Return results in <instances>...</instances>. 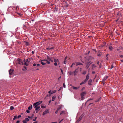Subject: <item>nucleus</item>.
<instances>
[{
  "label": "nucleus",
  "instance_id": "obj_58",
  "mask_svg": "<svg viewBox=\"0 0 123 123\" xmlns=\"http://www.w3.org/2000/svg\"><path fill=\"white\" fill-rule=\"evenodd\" d=\"M72 64L73 65H75V63H72Z\"/></svg>",
  "mask_w": 123,
  "mask_h": 123
},
{
  "label": "nucleus",
  "instance_id": "obj_9",
  "mask_svg": "<svg viewBox=\"0 0 123 123\" xmlns=\"http://www.w3.org/2000/svg\"><path fill=\"white\" fill-rule=\"evenodd\" d=\"M88 62H87V63H86V64L87 65V66H88V67L87 68L89 67L88 65L89 64H91L92 63V62H91V60H89V61L88 59Z\"/></svg>",
  "mask_w": 123,
  "mask_h": 123
},
{
  "label": "nucleus",
  "instance_id": "obj_38",
  "mask_svg": "<svg viewBox=\"0 0 123 123\" xmlns=\"http://www.w3.org/2000/svg\"><path fill=\"white\" fill-rule=\"evenodd\" d=\"M57 64H58V63H57V62H55L54 63V65L55 66H57Z\"/></svg>",
  "mask_w": 123,
  "mask_h": 123
},
{
  "label": "nucleus",
  "instance_id": "obj_51",
  "mask_svg": "<svg viewBox=\"0 0 123 123\" xmlns=\"http://www.w3.org/2000/svg\"><path fill=\"white\" fill-rule=\"evenodd\" d=\"M61 71L62 73V74H63V72L62 70V69H61Z\"/></svg>",
  "mask_w": 123,
  "mask_h": 123
},
{
  "label": "nucleus",
  "instance_id": "obj_63",
  "mask_svg": "<svg viewBox=\"0 0 123 123\" xmlns=\"http://www.w3.org/2000/svg\"><path fill=\"white\" fill-rule=\"evenodd\" d=\"M33 123H37V121H36V122H33Z\"/></svg>",
  "mask_w": 123,
  "mask_h": 123
},
{
  "label": "nucleus",
  "instance_id": "obj_39",
  "mask_svg": "<svg viewBox=\"0 0 123 123\" xmlns=\"http://www.w3.org/2000/svg\"><path fill=\"white\" fill-rule=\"evenodd\" d=\"M17 118V116H14V118H13V120H14L16 119Z\"/></svg>",
  "mask_w": 123,
  "mask_h": 123
},
{
  "label": "nucleus",
  "instance_id": "obj_1",
  "mask_svg": "<svg viewBox=\"0 0 123 123\" xmlns=\"http://www.w3.org/2000/svg\"><path fill=\"white\" fill-rule=\"evenodd\" d=\"M47 60H43L41 61V62L46 61L47 62V63L49 64L50 63V61L51 60V58L49 56L47 55Z\"/></svg>",
  "mask_w": 123,
  "mask_h": 123
},
{
  "label": "nucleus",
  "instance_id": "obj_36",
  "mask_svg": "<svg viewBox=\"0 0 123 123\" xmlns=\"http://www.w3.org/2000/svg\"><path fill=\"white\" fill-rule=\"evenodd\" d=\"M86 71H83L82 73L84 74H86Z\"/></svg>",
  "mask_w": 123,
  "mask_h": 123
},
{
  "label": "nucleus",
  "instance_id": "obj_59",
  "mask_svg": "<svg viewBox=\"0 0 123 123\" xmlns=\"http://www.w3.org/2000/svg\"><path fill=\"white\" fill-rule=\"evenodd\" d=\"M40 66V64H38L37 65V66Z\"/></svg>",
  "mask_w": 123,
  "mask_h": 123
},
{
  "label": "nucleus",
  "instance_id": "obj_35",
  "mask_svg": "<svg viewBox=\"0 0 123 123\" xmlns=\"http://www.w3.org/2000/svg\"><path fill=\"white\" fill-rule=\"evenodd\" d=\"M41 64H42L43 65H45L46 64V63H44L43 62H41Z\"/></svg>",
  "mask_w": 123,
  "mask_h": 123
},
{
  "label": "nucleus",
  "instance_id": "obj_5",
  "mask_svg": "<svg viewBox=\"0 0 123 123\" xmlns=\"http://www.w3.org/2000/svg\"><path fill=\"white\" fill-rule=\"evenodd\" d=\"M14 70L13 69H10L9 70V73L10 75H12L13 74Z\"/></svg>",
  "mask_w": 123,
  "mask_h": 123
},
{
  "label": "nucleus",
  "instance_id": "obj_64",
  "mask_svg": "<svg viewBox=\"0 0 123 123\" xmlns=\"http://www.w3.org/2000/svg\"><path fill=\"white\" fill-rule=\"evenodd\" d=\"M57 123V122H52V123Z\"/></svg>",
  "mask_w": 123,
  "mask_h": 123
},
{
  "label": "nucleus",
  "instance_id": "obj_54",
  "mask_svg": "<svg viewBox=\"0 0 123 123\" xmlns=\"http://www.w3.org/2000/svg\"><path fill=\"white\" fill-rule=\"evenodd\" d=\"M36 64H35V63H34V64H33V66H36Z\"/></svg>",
  "mask_w": 123,
  "mask_h": 123
},
{
  "label": "nucleus",
  "instance_id": "obj_50",
  "mask_svg": "<svg viewBox=\"0 0 123 123\" xmlns=\"http://www.w3.org/2000/svg\"><path fill=\"white\" fill-rule=\"evenodd\" d=\"M26 112L27 113H29L30 112L29 111L27 110L26 111Z\"/></svg>",
  "mask_w": 123,
  "mask_h": 123
},
{
  "label": "nucleus",
  "instance_id": "obj_34",
  "mask_svg": "<svg viewBox=\"0 0 123 123\" xmlns=\"http://www.w3.org/2000/svg\"><path fill=\"white\" fill-rule=\"evenodd\" d=\"M112 46H110L109 47V49L111 50H112Z\"/></svg>",
  "mask_w": 123,
  "mask_h": 123
},
{
  "label": "nucleus",
  "instance_id": "obj_47",
  "mask_svg": "<svg viewBox=\"0 0 123 123\" xmlns=\"http://www.w3.org/2000/svg\"><path fill=\"white\" fill-rule=\"evenodd\" d=\"M85 89V87H82V89H81V91H83L84 90V89Z\"/></svg>",
  "mask_w": 123,
  "mask_h": 123
},
{
  "label": "nucleus",
  "instance_id": "obj_49",
  "mask_svg": "<svg viewBox=\"0 0 123 123\" xmlns=\"http://www.w3.org/2000/svg\"><path fill=\"white\" fill-rule=\"evenodd\" d=\"M97 55H98V56H101V54H100L99 53Z\"/></svg>",
  "mask_w": 123,
  "mask_h": 123
},
{
  "label": "nucleus",
  "instance_id": "obj_8",
  "mask_svg": "<svg viewBox=\"0 0 123 123\" xmlns=\"http://www.w3.org/2000/svg\"><path fill=\"white\" fill-rule=\"evenodd\" d=\"M54 59V61L55 62H57L58 63V65L60 64V62L59 61V60L58 59Z\"/></svg>",
  "mask_w": 123,
  "mask_h": 123
},
{
  "label": "nucleus",
  "instance_id": "obj_55",
  "mask_svg": "<svg viewBox=\"0 0 123 123\" xmlns=\"http://www.w3.org/2000/svg\"><path fill=\"white\" fill-rule=\"evenodd\" d=\"M43 102V101H41L40 102L39 101V103L40 104H41Z\"/></svg>",
  "mask_w": 123,
  "mask_h": 123
},
{
  "label": "nucleus",
  "instance_id": "obj_42",
  "mask_svg": "<svg viewBox=\"0 0 123 123\" xmlns=\"http://www.w3.org/2000/svg\"><path fill=\"white\" fill-rule=\"evenodd\" d=\"M59 111V110H58V109H57V110L55 112V113L56 114H57L58 112V111Z\"/></svg>",
  "mask_w": 123,
  "mask_h": 123
},
{
  "label": "nucleus",
  "instance_id": "obj_43",
  "mask_svg": "<svg viewBox=\"0 0 123 123\" xmlns=\"http://www.w3.org/2000/svg\"><path fill=\"white\" fill-rule=\"evenodd\" d=\"M111 67L110 68L111 69H112L114 67V66H113V64H112Z\"/></svg>",
  "mask_w": 123,
  "mask_h": 123
},
{
  "label": "nucleus",
  "instance_id": "obj_14",
  "mask_svg": "<svg viewBox=\"0 0 123 123\" xmlns=\"http://www.w3.org/2000/svg\"><path fill=\"white\" fill-rule=\"evenodd\" d=\"M88 60H92L94 59V58L91 56H89L88 57Z\"/></svg>",
  "mask_w": 123,
  "mask_h": 123
},
{
  "label": "nucleus",
  "instance_id": "obj_24",
  "mask_svg": "<svg viewBox=\"0 0 123 123\" xmlns=\"http://www.w3.org/2000/svg\"><path fill=\"white\" fill-rule=\"evenodd\" d=\"M68 73L70 75L73 74V72H72L71 71H69L68 72Z\"/></svg>",
  "mask_w": 123,
  "mask_h": 123
},
{
  "label": "nucleus",
  "instance_id": "obj_31",
  "mask_svg": "<svg viewBox=\"0 0 123 123\" xmlns=\"http://www.w3.org/2000/svg\"><path fill=\"white\" fill-rule=\"evenodd\" d=\"M96 67V66L94 64H93L92 65V68H94Z\"/></svg>",
  "mask_w": 123,
  "mask_h": 123
},
{
  "label": "nucleus",
  "instance_id": "obj_11",
  "mask_svg": "<svg viewBox=\"0 0 123 123\" xmlns=\"http://www.w3.org/2000/svg\"><path fill=\"white\" fill-rule=\"evenodd\" d=\"M97 64L98 65H99V68H101V64L100 63L99 61H98L97 62Z\"/></svg>",
  "mask_w": 123,
  "mask_h": 123
},
{
  "label": "nucleus",
  "instance_id": "obj_29",
  "mask_svg": "<svg viewBox=\"0 0 123 123\" xmlns=\"http://www.w3.org/2000/svg\"><path fill=\"white\" fill-rule=\"evenodd\" d=\"M67 57L66 56L65 58L64 61L63 63L64 64H65L66 63V60L67 59Z\"/></svg>",
  "mask_w": 123,
  "mask_h": 123
},
{
  "label": "nucleus",
  "instance_id": "obj_32",
  "mask_svg": "<svg viewBox=\"0 0 123 123\" xmlns=\"http://www.w3.org/2000/svg\"><path fill=\"white\" fill-rule=\"evenodd\" d=\"M25 121H26V122H28L29 120V119L28 118H26L25 119Z\"/></svg>",
  "mask_w": 123,
  "mask_h": 123
},
{
  "label": "nucleus",
  "instance_id": "obj_27",
  "mask_svg": "<svg viewBox=\"0 0 123 123\" xmlns=\"http://www.w3.org/2000/svg\"><path fill=\"white\" fill-rule=\"evenodd\" d=\"M29 63L28 62H25L24 63V65H25L26 66H27L28 65H29Z\"/></svg>",
  "mask_w": 123,
  "mask_h": 123
},
{
  "label": "nucleus",
  "instance_id": "obj_21",
  "mask_svg": "<svg viewBox=\"0 0 123 123\" xmlns=\"http://www.w3.org/2000/svg\"><path fill=\"white\" fill-rule=\"evenodd\" d=\"M76 66H77L78 65H82V64L81 63H80V62H76Z\"/></svg>",
  "mask_w": 123,
  "mask_h": 123
},
{
  "label": "nucleus",
  "instance_id": "obj_19",
  "mask_svg": "<svg viewBox=\"0 0 123 123\" xmlns=\"http://www.w3.org/2000/svg\"><path fill=\"white\" fill-rule=\"evenodd\" d=\"M86 81L85 80L83 81H82L81 83H80V85H82L83 84H85L86 82Z\"/></svg>",
  "mask_w": 123,
  "mask_h": 123
},
{
  "label": "nucleus",
  "instance_id": "obj_4",
  "mask_svg": "<svg viewBox=\"0 0 123 123\" xmlns=\"http://www.w3.org/2000/svg\"><path fill=\"white\" fill-rule=\"evenodd\" d=\"M34 107L35 108V111H36V112L37 113L38 110H39L40 107L39 106L34 105Z\"/></svg>",
  "mask_w": 123,
  "mask_h": 123
},
{
  "label": "nucleus",
  "instance_id": "obj_62",
  "mask_svg": "<svg viewBox=\"0 0 123 123\" xmlns=\"http://www.w3.org/2000/svg\"><path fill=\"white\" fill-rule=\"evenodd\" d=\"M32 54H34V51H32Z\"/></svg>",
  "mask_w": 123,
  "mask_h": 123
},
{
  "label": "nucleus",
  "instance_id": "obj_18",
  "mask_svg": "<svg viewBox=\"0 0 123 123\" xmlns=\"http://www.w3.org/2000/svg\"><path fill=\"white\" fill-rule=\"evenodd\" d=\"M56 96H53L52 98V100L53 101H54L56 98Z\"/></svg>",
  "mask_w": 123,
  "mask_h": 123
},
{
  "label": "nucleus",
  "instance_id": "obj_25",
  "mask_svg": "<svg viewBox=\"0 0 123 123\" xmlns=\"http://www.w3.org/2000/svg\"><path fill=\"white\" fill-rule=\"evenodd\" d=\"M53 47H51V48L48 47V48H47L46 49H47V50H48V49H49H49H53Z\"/></svg>",
  "mask_w": 123,
  "mask_h": 123
},
{
  "label": "nucleus",
  "instance_id": "obj_44",
  "mask_svg": "<svg viewBox=\"0 0 123 123\" xmlns=\"http://www.w3.org/2000/svg\"><path fill=\"white\" fill-rule=\"evenodd\" d=\"M23 123H27L26 121L25 120H24L23 121Z\"/></svg>",
  "mask_w": 123,
  "mask_h": 123
},
{
  "label": "nucleus",
  "instance_id": "obj_15",
  "mask_svg": "<svg viewBox=\"0 0 123 123\" xmlns=\"http://www.w3.org/2000/svg\"><path fill=\"white\" fill-rule=\"evenodd\" d=\"M80 86H78V87H75L74 86H72V88L74 89L75 90H77L78 89H79L80 88Z\"/></svg>",
  "mask_w": 123,
  "mask_h": 123
},
{
  "label": "nucleus",
  "instance_id": "obj_41",
  "mask_svg": "<svg viewBox=\"0 0 123 123\" xmlns=\"http://www.w3.org/2000/svg\"><path fill=\"white\" fill-rule=\"evenodd\" d=\"M19 9V7H18V6H17L16 8V10H17L18 9Z\"/></svg>",
  "mask_w": 123,
  "mask_h": 123
},
{
  "label": "nucleus",
  "instance_id": "obj_7",
  "mask_svg": "<svg viewBox=\"0 0 123 123\" xmlns=\"http://www.w3.org/2000/svg\"><path fill=\"white\" fill-rule=\"evenodd\" d=\"M40 104L39 103V101L37 102H36V103H34L33 104V106H34V105H37V106H38Z\"/></svg>",
  "mask_w": 123,
  "mask_h": 123
},
{
  "label": "nucleus",
  "instance_id": "obj_45",
  "mask_svg": "<svg viewBox=\"0 0 123 123\" xmlns=\"http://www.w3.org/2000/svg\"><path fill=\"white\" fill-rule=\"evenodd\" d=\"M56 92V90H55L54 91H53V92L54 93H55Z\"/></svg>",
  "mask_w": 123,
  "mask_h": 123
},
{
  "label": "nucleus",
  "instance_id": "obj_20",
  "mask_svg": "<svg viewBox=\"0 0 123 123\" xmlns=\"http://www.w3.org/2000/svg\"><path fill=\"white\" fill-rule=\"evenodd\" d=\"M62 107V106L61 105H59L57 109H58V110H59Z\"/></svg>",
  "mask_w": 123,
  "mask_h": 123
},
{
  "label": "nucleus",
  "instance_id": "obj_22",
  "mask_svg": "<svg viewBox=\"0 0 123 123\" xmlns=\"http://www.w3.org/2000/svg\"><path fill=\"white\" fill-rule=\"evenodd\" d=\"M32 108V105H31V106H30L28 108V109L29 110H30Z\"/></svg>",
  "mask_w": 123,
  "mask_h": 123
},
{
  "label": "nucleus",
  "instance_id": "obj_52",
  "mask_svg": "<svg viewBox=\"0 0 123 123\" xmlns=\"http://www.w3.org/2000/svg\"><path fill=\"white\" fill-rule=\"evenodd\" d=\"M92 99H92V98H90V99H88V100H87V101H90V100H92Z\"/></svg>",
  "mask_w": 123,
  "mask_h": 123
},
{
  "label": "nucleus",
  "instance_id": "obj_6",
  "mask_svg": "<svg viewBox=\"0 0 123 123\" xmlns=\"http://www.w3.org/2000/svg\"><path fill=\"white\" fill-rule=\"evenodd\" d=\"M78 69H76L75 71H74V76L75 75H77L78 72Z\"/></svg>",
  "mask_w": 123,
  "mask_h": 123
},
{
  "label": "nucleus",
  "instance_id": "obj_30",
  "mask_svg": "<svg viewBox=\"0 0 123 123\" xmlns=\"http://www.w3.org/2000/svg\"><path fill=\"white\" fill-rule=\"evenodd\" d=\"M46 107V106H41V108H45Z\"/></svg>",
  "mask_w": 123,
  "mask_h": 123
},
{
  "label": "nucleus",
  "instance_id": "obj_46",
  "mask_svg": "<svg viewBox=\"0 0 123 123\" xmlns=\"http://www.w3.org/2000/svg\"><path fill=\"white\" fill-rule=\"evenodd\" d=\"M37 118V117H36L35 118V119H33V121H35L36 120V119Z\"/></svg>",
  "mask_w": 123,
  "mask_h": 123
},
{
  "label": "nucleus",
  "instance_id": "obj_28",
  "mask_svg": "<svg viewBox=\"0 0 123 123\" xmlns=\"http://www.w3.org/2000/svg\"><path fill=\"white\" fill-rule=\"evenodd\" d=\"M24 68H23L22 69V70L23 71H25L27 70L26 68V67L25 66H24Z\"/></svg>",
  "mask_w": 123,
  "mask_h": 123
},
{
  "label": "nucleus",
  "instance_id": "obj_23",
  "mask_svg": "<svg viewBox=\"0 0 123 123\" xmlns=\"http://www.w3.org/2000/svg\"><path fill=\"white\" fill-rule=\"evenodd\" d=\"M14 107L12 106H11L10 107V109L11 110H12L14 109Z\"/></svg>",
  "mask_w": 123,
  "mask_h": 123
},
{
  "label": "nucleus",
  "instance_id": "obj_40",
  "mask_svg": "<svg viewBox=\"0 0 123 123\" xmlns=\"http://www.w3.org/2000/svg\"><path fill=\"white\" fill-rule=\"evenodd\" d=\"M64 111H62L60 113V115H61L63 114H64Z\"/></svg>",
  "mask_w": 123,
  "mask_h": 123
},
{
  "label": "nucleus",
  "instance_id": "obj_26",
  "mask_svg": "<svg viewBox=\"0 0 123 123\" xmlns=\"http://www.w3.org/2000/svg\"><path fill=\"white\" fill-rule=\"evenodd\" d=\"M25 45H26L28 46V45H30V44L29 43H28V42H25Z\"/></svg>",
  "mask_w": 123,
  "mask_h": 123
},
{
  "label": "nucleus",
  "instance_id": "obj_57",
  "mask_svg": "<svg viewBox=\"0 0 123 123\" xmlns=\"http://www.w3.org/2000/svg\"><path fill=\"white\" fill-rule=\"evenodd\" d=\"M120 57H123V55H120Z\"/></svg>",
  "mask_w": 123,
  "mask_h": 123
},
{
  "label": "nucleus",
  "instance_id": "obj_12",
  "mask_svg": "<svg viewBox=\"0 0 123 123\" xmlns=\"http://www.w3.org/2000/svg\"><path fill=\"white\" fill-rule=\"evenodd\" d=\"M89 77V74H88L87 75L86 78L85 80L86 81H87L88 80Z\"/></svg>",
  "mask_w": 123,
  "mask_h": 123
},
{
  "label": "nucleus",
  "instance_id": "obj_17",
  "mask_svg": "<svg viewBox=\"0 0 123 123\" xmlns=\"http://www.w3.org/2000/svg\"><path fill=\"white\" fill-rule=\"evenodd\" d=\"M92 82V80H90L88 81V84L89 85H92L91 83Z\"/></svg>",
  "mask_w": 123,
  "mask_h": 123
},
{
  "label": "nucleus",
  "instance_id": "obj_3",
  "mask_svg": "<svg viewBox=\"0 0 123 123\" xmlns=\"http://www.w3.org/2000/svg\"><path fill=\"white\" fill-rule=\"evenodd\" d=\"M86 92H82L80 94L81 97V100H83L84 98V96H85L86 94Z\"/></svg>",
  "mask_w": 123,
  "mask_h": 123
},
{
  "label": "nucleus",
  "instance_id": "obj_53",
  "mask_svg": "<svg viewBox=\"0 0 123 123\" xmlns=\"http://www.w3.org/2000/svg\"><path fill=\"white\" fill-rule=\"evenodd\" d=\"M63 86L64 87V88H65L66 87L65 86V84L64 83L63 84Z\"/></svg>",
  "mask_w": 123,
  "mask_h": 123
},
{
  "label": "nucleus",
  "instance_id": "obj_13",
  "mask_svg": "<svg viewBox=\"0 0 123 123\" xmlns=\"http://www.w3.org/2000/svg\"><path fill=\"white\" fill-rule=\"evenodd\" d=\"M108 77L107 76H106L103 79L102 81L103 82H104L107 79Z\"/></svg>",
  "mask_w": 123,
  "mask_h": 123
},
{
  "label": "nucleus",
  "instance_id": "obj_10",
  "mask_svg": "<svg viewBox=\"0 0 123 123\" xmlns=\"http://www.w3.org/2000/svg\"><path fill=\"white\" fill-rule=\"evenodd\" d=\"M49 111L48 110H46L45 111L43 112V115H44L47 113H49Z\"/></svg>",
  "mask_w": 123,
  "mask_h": 123
},
{
  "label": "nucleus",
  "instance_id": "obj_37",
  "mask_svg": "<svg viewBox=\"0 0 123 123\" xmlns=\"http://www.w3.org/2000/svg\"><path fill=\"white\" fill-rule=\"evenodd\" d=\"M17 13L18 14V15H19L20 16H22V14L21 13Z\"/></svg>",
  "mask_w": 123,
  "mask_h": 123
},
{
  "label": "nucleus",
  "instance_id": "obj_2",
  "mask_svg": "<svg viewBox=\"0 0 123 123\" xmlns=\"http://www.w3.org/2000/svg\"><path fill=\"white\" fill-rule=\"evenodd\" d=\"M17 64H23V61L22 60L19 58H18L17 61Z\"/></svg>",
  "mask_w": 123,
  "mask_h": 123
},
{
  "label": "nucleus",
  "instance_id": "obj_48",
  "mask_svg": "<svg viewBox=\"0 0 123 123\" xmlns=\"http://www.w3.org/2000/svg\"><path fill=\"white\" fill-rule=\"evenodd\" d=\"M21 117V115H20L18 116L17 118H20V117Z\"/></svg>",
  "mask_w": 123,
  "mask_h": 123
},
{
  "label": "nucleus",
  "instance_id": "obj_16",
  "mask_svg": "<svg viewBox=\"0 0 123 123\" xmlns=\"http://www.w3.org/2000/svg\"><path fill=\"white\" fill-rule=\"evenodd\" d=\"M30 58L27 59L25 60V62H28V63H29V62H30Z\"/></svg>",
  "mask_w": 123,
  "mask_h": 123
},
{
  "label": "nucleus",
  "instance_id": "obj_56",
  "mask_svg": "<svg viewBox=\"0 0 123 123\" xmlns=\"http://www.w3.org/2000/svg\"><path fill=\"white\" fill-rule=\"evenodd\" d=\"M20 121H17V123H19Z\"/></svg>",
  "mask_w": 123,
  "mask_h": 123
},
{
  "label": "nucleus",
  "instance_id": "obj_60",
  "mask_svg": "<svg viewBox=\"0 0 123 123\" xmlns=\"http://www.w3.org/2000/svg\"><path fill=\"white\" fill-rule=\"evenodd\" d=\"M51 58L52 60L53 59H54V57H51Z\"/></svg>",
  "mask_w": 123,
  "mask_h": 123
},
{
  "label": "nucleus",
  "instance_id": "obj_33",
  "mask_svg": "<svg viewBox=\"0 0 123 123\" xmlns=\"http://www.w3.org/2000/svg\"><path fill=\"white\" fill-rule=\"evenodd\" d=\"M101 100V98H99L98 99V100H96L95 101V102H97L98 101H99Z\"/></svg>",
  "mask_w": 123,
  "mask_h": 123
},
{
  "label": "nucleus",
  "instance_id": "obj_61",
  "mask_svg": "<svg viewBox=\"0 0 123 123\" xmlns=\"http://www.w3.org/2000/svg\"><path fill=\"white\" fill-rule=\"evenodd\" d=\"M95 73V72H94V71H93L92 72V73L93 74H94Z\"/></svg>",
  "mask_w": 123,
  "mask_h": 123
}]
</instances>
